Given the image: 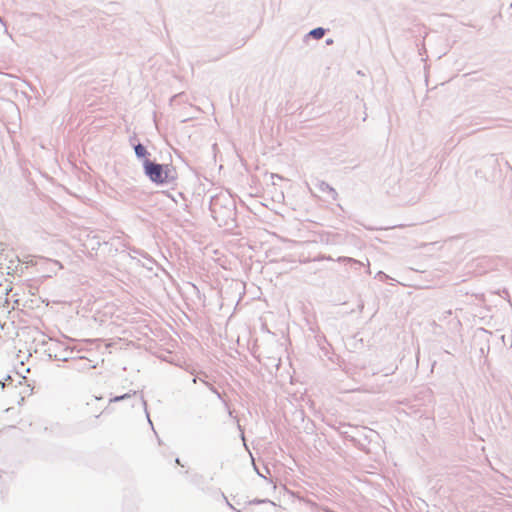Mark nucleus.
Segmentation results:
<instances>
[{"label":"nucleus","mask_w":512,"mask_h":512,"mask_svg":"<svg viewBox=\"0 0 512 512\" xmlns=\"http://www.w3.org/2000/svg\"><path fill=\"white\" fill-rule=\"evenodd\" d=\"M210 211L219 226L231 227L235 222L236 204L228 192H220L211 197Z\"/></svg>","instance_id":"obj_1"},{"label":"nucleus","mask_w":512,"mask_h":512,"mask_svg":"<svg viewBox=\"0 0 512 512\" xmlns=\"http://www.w3.org/2000/svg\"><path fill=\"white\" fill-rule=\"evenodd\" d=\"M143 170L149 180L155 184H174L177 180L176 168L171 164H160L144 159Z\"/></svg>","instance_id":"obj_2"},{"label":"nucleus","mask_w":512,"mask_h":512,"mask_svg":"<svg viewBox=\"0 0 512 512\" xmlns=\"http://www.w3.org/2000/svg\"><path fill=\"white\" fill-rule=\"evenodd\" d=\"M74 349L68 346H65L62 342L56 341L48 348V356L51 359L57 361L68 362L70 360H75L73 356Z\"/></svg>","instance_id":"obj_3"},{"label":"nucleus","mask_w":512,"mask_h":512,"mask_svg":"<svg viewBox=\"0 0 512 512\" xmlns=\"http://www.w3.org/2000/svg\"><path fill=\"white\" fill-rule=\"evenodd\" d=\"M207 374L205 372H199L194 378L193 383H197V381H201L211 392H213L219 399L222 400V395L218 391V389L209 381L206 380Z\"/></svg>","instance_id":"obj_4"},{"label":"nucleus","mask_w":512,"mask_h":512,"mask_svg":"<svg viewBox=\"0 0 512 512\" xmlns=\"http://www.w3.org/2000/svg\"><path fill=\"white\" fill-rule=\"evenodd\" d=\"M136 140V135L133 137H130V144L133 146L135 155L138 159H148L147 156L150 155V153L147 151V149L141 144L137 143L135 144L134 141Z\"/></svg>","instance_id":"obj_5"},{"label":"nucleus","mask_w":512,"mask_h":512,"mask_svg":"<svg viewBox=\"0 0 512 512\" xmlns=\"http://www.w3.org/2000/svg\"><path fill=\"white\" fill-rule=\"evenodd\" d=\"M316 186L322 193H327L332 198V200L337 199V197H338L337 191L332 186H330L327 182L318 181Z\"/></svg>","instance_id":"obj_6"},{"label":"nucleus","mask_w":512,"mask_h":512,"mask_svg":"<svg viewBox=\"0 0 512 512\" xmlns=\"http://www.w3.org/2000/svg\"><path fill=\"white\" fill-rule=\"evenodd\" d=\"M101 243L108 244L109 242L106 240L101 241L99 236H97V235H94L91 238L88 236V239L84 243V246L87 249L96 250L100 247Z\"/></svg>","instance_id":"obj_7"},{"label":"nucleus","mask_w":512,"mask_h":512,"mask_svg":"<svg viewBox=\"0 0 512 512\" xmlns=\"http://www.w3.org/2000/svg\"><path fill=\"white\" fill-rule=\"evenodd\" d=\"M338 261L350 264L351 267L355 270L360 269L364 265L362 262L350 257H339Z\"/></svg>","instance_id":"obj_8"},{"label":"nucleus","mask_w":512,"mask_h":512,"mask_svg":"<svg viewBox=\"0 0 512 512\" xmlns=\"http://www.w3.org/2000/svg\"><path fill=\"white\" fill-rule=\"evenodd\" d=\"M325 33H326V30L324 28L317 27V28L312 29L307 34V36L312 37V38H314L316 40H320V39H322L324 37Z\"/></svg>","instance_id":"obj_9"},{"label":"nucleus","mask_w":512,"mask_h":512,"mask_svg":"<svg viewBox=\"0 0 512 512\" xmlns=\"http://www.w3.org/2000/svg\"><path fill=\"white\" fill-rule=\"evenodd\" d=\"M351 427H352L351 425H347L345 423H340V426L337 428V431L339 432V434L341 436H343L347 440L354 442L355 438L353 436H351L347 430L342 429V428H351Z\"/></svg>","instance_id":"obj_10"},{"label":"nucleus","mask_w":512,"mask_h":512,"mask_svg":"<svg viewBox=\"0 0 512 512\" xmlns=\"http://www.w3.org/2000/svg\"><path fill=\"white\" fill-rule=\"evenodd\" d=\"M73 363H81L83 364L80 368H83V369H90L91 366L88 365L87 363V359H85L84 357H78L77 359L75 358V360H72ZM74 368H79L77 365H74Z\"/></svg>","instance_id":"obj_11"},{"label":"nucleus","mask_w":512,"mask_h":512,"mask_svg":"<svg viewBox=\"0 0 512 512\" xmlns=\"http://www.w3.org/2000/svg\"><path fill=\"white\" fill-rule=\"evenodd\" d=\"M136 392L134 391L133 393H125L123 395H120V396H115L113 398L110 399V402H119V401H122V400H125V399H128V398H131L133 395H135Z\"/></svg>","instance_id":"obj_12"},{"label":"nucleus","mask_w":512,"mask_h":512,"mask_svg":"<svg viewBox=\"0 0 512 512\" xmlns=\"http://www.w3.org/2000/svg\"><path fill=\"white\" fill-rule=\"evenodd\" d=\"M315 260H332V258L330 256H321L316 258Z\"/></svg>","instance_id":"obj_13"},{"label":"nucleus","mask_w":512,"mask_h":512,"mask_svg":"<svg viewBox=\"0 0 512 512\" xmlns=\"http://www.w3.org/2000/svg\"><path fill=\"white\" fill-rule=\"evenodd\" d=\"M223 497H224V499H225V501H226L227 505H228L230 508H233V509H234V507L232 506V504H230V503L228 502L227 498H226L224 495H223Z\"/></svg>","instance_id":"obj_14"},{"label":"nucleus","mask_w":512,"mask_h":512,"mask_svg":"<svg viewBox=\"0 0 512 512\" xmlns=\"http://www.w3.org/2000/svg\"><path fill=\"white\" fill-rule=\"evenodd\" d=\"M332 43H333V40H332V39H327V40H326V44H327V45H330V44H332Z\"/></svg>","instance_id":"obj_15"},{"label":"nucleus","mask_w":512,"mask_h":512,"mask_svg":"<svg viewBox=\"0 0 512 512\" xmlns=\"http://www.w3.org/2000/svg\"><path fill=\"white\" fill-rule=\"evenodd\" d=\"M451 314H452V311H451V310H448V311H446V312H445V316H449V315H451Z\"/></svg>","instance_id":"obj_16"},{"label":"nucleus","mask_w":512,"mask_h":512,"mask_svg":"<svg viewBox=\"0 0 512 512\" xmlns=\"http://www.w3.org/2000/svg\"><path fill=\"white\" fill-rule=\"evenodd\" d=\"M0 384H1V388L3 389L5 386V383L0 381Z\"/></svg>","instance_id":"obj_17"}]
</instances>
